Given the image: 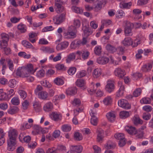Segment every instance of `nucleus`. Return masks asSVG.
<instances>
[{
    "mask_svg": "<svg viewBox=\"0 0 153 153\" xmlns=\"http://www.w3.org/2000/svg\"><path fill=\"white\" fill-rule=\"evenodd\" d=\"M73 104L74 105L78 106L81 104V101L79 99H75L73 101Z\"/></svg>",
    "mask_w": 153,
    "mask_h": 153,
    "instance_id": "338daca9",
    "label": "nucleus"
},
{
    "mask_svg": "<svg viewBox=\"0 0 153 153\" xmlns=\"http://www.w3.org/2000/svg\"><path fill=\"white\" fill-rule=\"evenodd\" d=\"M109 60V59L108 57L102 56L97 58V61L100 64L104 65L108 63Z\"/></svg>",
    "mask_w": 153,
    "mask_h": 153,
    "instance_id": "0eeeda50",
    "label": "nucleus"
},
{
    "mask_svg": "<svg viewBox=\"0 0 153 153\" xmlns=\"http://www.w3.org/2000/svg\"><path fill=\"white\" fill-rule=\"evenodd\" d=\"M85 81L82 79H79L77 80L76 82V85L79 87H84L85 85Z\"/></svg>",
    "mask_w": 153,
    "mask_h": 153,
    "instance_id": "f3484780",
    "label": "nucleus"
},
{
    "mask_svg": "<svg viewBox=\"0 0 153 153\" xmlns=\"http://www.w3.org/2000/svg\"><path fill=\"white\" fill-rule=\"evenodd\" d=\"M38 97L42 100H46L48 97V94L46 91H42L38 93Z\"/></svg>",
    "mask_w": 153,
    "mask_h": 153,
    "instance_id": "1a4fd4ad",
    "label": "nucleus"
},
{
    "mask_svg": "<svg viewBox=\"0 0 153 153\" xmlns=\"http://www.w3.org/2000/svg\"><path fill=\"white\" fill-rule=\"evenodd\" d=\"M16 82L15 80L12 79L10 80L9 82V86L11 88H13L15 86Z\"/></svg>",
    "mask_w": 153,
    "mask_h": 153,
    "instance_id": "e2e57ef3",
    "label": "nucleus"
},
{
    "mask_svg": "<svg viewBox=\"0 0 153 153\" xmlns=\"http://www.w3.org/2000/svg\"><path fill=\"white\" fill-rule=\"evenodd\" d=\"M7 62L9 69L11 71H13V69L14 67L13 61L10 59H8Z\"/></svg>",
    "mask_w": 153,
    "mask_h": 153,
    "instance_id": "13d9d810",
    "label": "nucleus"
},
{
    "mask_svg": "<svg viewBox=\"0 0 153 153\" xmlns=\"http://www.w3.org/2000/svg\"><path fill=\"white\" fill-rule=\"evenodd\" d=\"M42 50L44 52L48 53H52L54 51L53 48H50L49 47H43Z\"/></svg>",
    "mask_w": 153,
    "mask_h": 153,
    "instance_id": "c03bdc74",
    "label": "nucleus"
},
{
    "mask_svg": "<svg viewBox=\"0 0 153 153\" xmlns=\"http://www.w3.org/2000/svg\"><path fill=\"white\" fill-rule=\"evenodd\" d=\"M102 4L101 1H97V4L95 5L94 7V10L97 12L100 10L102 8Z\"/></svg>",
    "mask_w": 153,
    "mask_h": 153,
    "instance_id": "c85d7f7f",
    "label": "nucleus"
},
{
    "mask_svg": "<svg viewBox=\"0 0 153 153\" xmlns=\"http://www.w3.org/2000/svg\"><path fill=\"white\" fill-rule=\"evenodd\" d=\"M55 83L58 85H62L64 83L63 80L59 78H56L54 80Z\"/></svg>",
    "mask_w": 153,
    "mask_h": 153,
    "instance_id": "a18cd8bd",
    "label": "nucleus"
},
{
    "mask_svg": "<svg viewBox=\"0 0 153 153\" xmlns=\"http://www.w3.org/2000/svg\"><path fill=\"white\" fill-rule=\"evenodd\" d=\"M66 13H63L59 15L56 16L54 19L55 23L59 25L63 22L65 19Z\"/></svg>",
    "mask_w": 153,
    "mask_h": 153,
    "instance_id": "7ed1b4c3",
    "label": "nucleus"
},
{
    "mask_svg": "<svg viewBox=\"0 0 153 153\" xmlns=\"http://www.w3.org/2000/svg\"><path fill=\"white\" fill-rule=\"evenodd\" d=\"M151 117V115L148 112L144 113L143 115V118L146 120H149Z\"/></svg>",
    "mask_w": 153,
    "mask_h": 153,
    "instance_id": "0e129e2a",
    "label": "nucleus"
},
{
    "mask_svg": "<svg viewBox=\"0 0 153 153\" xmlns=\"http://www.w3.org/2000/svg\"><path fill=\"white\" fill-rule=\"evenodd\" d=\"M71 147L72 151H74L78 153L81 152L83 149V147L81 146H71Z\"/></svg>",
    "mask_w": 153,
    "mask_h": 153,
    "instance_id": "b1692460",
    "label": "nucleus"
},
{
    "mask_svg": "<svg viewBox=\"0 0 153 153\" xmlns=\"http://www.w3.org/2000/svg\"><path fill=\"white\" fill-rule=\"evenodd\" d=\"M36 33H30L29 34V40L32 43H34L36 42V40H31V38H33L36 36Z\"/></svg>",
    "mask_w": 153,
    "mask_h": 153,
    "instance_id": "de8ad7c7",
    "label": "nucleus"
},
{
    "mask_svg": "<svg viewBox=\"0 0 153 153\" xmlns=\"http://www.w3.org/2000/svg\"><path fill=\"white\" fill-rule=\"evenodd\" d=\"M19 111V108L17 106H13L11 107L8 110V113L13 114L17 113Z\"/></svg>",
    "mask_w": 153,
    "mask_h": 153,
    "instance_id": "5701e85b",
    "label": "nucleus"
},
{
    "mask_svg": "<svg viewBox=\"0 0 153 153\" xmlns=\"http://www.w3.org/2000/svg\"><path fill=\"white\" fill-rule=\"evenodd\" d=\"M16 144V141L9 140L7 142L8 150L11 151L14 150L15 149Z\"/></svg>",
    "mask_w": 153,
    "mask_h": 153,
    "instance_id": "9d476101",
    "label": "nucleus"
},
{
    "mask_svg": "<svg viewBox=\"0 0 153 153\" xmlns=\"http://www.w3.org/2000/svg\"><path fill=\"white\" fill-rule=\"evenodd\" d=\"M120 115L121 118H125L129 116V113L127 111H123L120 112Z\"/></svg>",
    "mask_w": 153,
    "mask_h": 153,
    "instance_id": "f704fd0d",
    "label": "nucleus"
},
{
    "mask_svg": "<svg viewBox=\"0 0 153 153\" xmlns=\"http://www.w3.org/2000/svg\"><path fill=\"white\" fill-rule=\"evenodd\" d=\"M106 48L108 52L111 53H114L116 51V48L110 44H108L106 46Z\"/></svg>",
    "mask_w": 153,
    "mask_h": 153,
    "instance_id": "2f4dec72",
    "label": "nucleus"
},
{
    "mask_svg": "<svg viewBox=\"0 0 153 153\" xmlns=\"http://www.w3.org/2000/svg\"><path fill=\"white\" fill-rule=\"evenodd\" d=\"M76 33L68 31L65 33V36L66 38L68 39H74L76 37Z\"/></svg>",
    "mask_w": 153,
    "mask_h": 153,
    "instance_id": "dca6fc26",
    "label": "nucleus"
},
{
    "mask_svg": "<svg viewBox=\"0 0 153 153\" xmlns=\"http://www.w3.org/2000/svg\"><path fill=\"white\" fill-rule=\"evenodd\" d=\"M93 148L94 150V153H100L101 149L96 145L93 146Z\"/></svg>",
    "mask_w": 153,
    "mask_h": 153,
    "instance_id": "69168bd1",
    "label": "nucleus"
},
{
    "mask_svg": "<svg viewBox=\"0 0 153 153\" xmlns=\"http://www.w3.org/2000/svg\"><path fill=\"white\" fill-rule=\"evenodd\" d=\"M17 28L22 33H24L26 31V27L24 25L19 24Z\"/></svg>",
    "mask_w": 153,
    "mask_h": 153,
    "instance_id": "58836bf2",
    "label": "nucleus"
},
{
    "mask_svg": "<svg viewBox=\"0 0 153 153\" xmlns=\"http://www.w3.org/2000/svg\"><path fill=\"white\" fill-rule=\"evenodd\" d=\"M116 145L113 143L112 144H108L106 143L105 145V147L106 149H111L114 148L116 147Z\"/></svg>",
    "mask_w": 153,
    "mask_h": 153,
    "instance_id": "680f3d73",
    "label": "nucleus"
},
{
    "mask_svg": "<svg viewBox=\"0 0 153 153\" xmlns=\"http://www.w3.org/2000/svg\"><path fill=\"white\" fill-rule=\"evenodd\" d=\"M74 138L76 140L79 141L82 139V137L80 133L76 132L74 134Z\"/></svg>",
    "mask_w": 153,
    "mask_h": 153,
    "instance_id": "4c0bfd02",
    "label": "nucleus"
},
{
    "mask_svg": "<svg viewBox=\"0 0 153 153\" xmlns=\"http://www.w3.org/2000/svg\"><path fill=\"white\" fill-rule=\"evenodd\" d=\"M76 70V68L75 67H70L68 71V73L70 75L74 74Z\"/></svg>",
    "mask_w": 153,
    "mask_h": 153,
    "instance_id": "79ce46f5",
    "label": "nucleus"
},
{
    "mask_svg": "<svg viewBox=\"0 0 153 153\" xmlns=\"http://www.w3.org/2000/svg\"><path fill=\"white\" fill-rule=\"evenodd\" d=\"M57 5L55 6L56 8V10L57 13H62L65 10L64 7L62 5V4H57Z\"/></svg>",
    "mask_w": 153,
    "mask_h": 153,
    "instance_id": "473e14b6",
    "label": "nucleus"
},
{
    "mask_svg": "<svg viewBox=\"0 0 153 153\" xmlns=\"http://www.w3.org/2000/svg\"><path fill=\"white\" fill-rule=\"evenodd\" d=\"M81 40L78 39L75 40L73 41L71 44V49H75L79 47L81 45Z\"/></svg>",
    "mask_w": 153,
    "mask_h": 153,
    "instance_id": "9b49d317",
    "label": "nucleus"
},
{
    "mask_svg": "<svg viewBox=\"0 0 153 153\" xmlns=\"http://www.w3.org/2000/svg\"><path fill=\"white\" fill-rule=\"evenodd\" d=\"M45 74V71L43 69H42L39 71L37 73V76L39 77L43 76Z\"/></svg>",
    "mask_w": 153,
    "mask_h": 153,
    "instance_id": "bf43d9fd",
    "label": "nucleus"
},
{
    "mask_svg": "<svg viewBox=\"0 0 153 153\" xmlns=\"http://www.w3.org/2000/svg\"><path fill=\"white\" fill-rule=\"evenodd\" d=\"M151 101L149 98L144 97L140 100V102L142 103L149 104L150 103Z\"/></svg>",
    "mask_w": 153,
    "mask_h": 153,
    "instance_id": "4d7b16f0",
    "label": "nucleus"
},
{
    "mask_svg": "<svg viewBox=\"0 0 153 153\" xmlns=\"http://www.w3.org/2000/svg\"><path fill=\"white\" fill-rule=\"evenodd\" d=\"M21 97L24 100L27 97V94L26 92L22 90H19L18 92Z\"/></svg>",
    "mask_w": 153,
    "mask_h": 153,
    "instance_id": "3c124183",
    "label": "nucleus"
},
{
    "mask_svg": "<svg viewBox=\"0 0 153 153\" xmlns=\"http://www.w3.org/2000/svg\"><path fill=\"white\" fill-rule=\"evenodd\" d=\"M51 115H52L54 121H58L61 119L62 115L56 112H53L52 113Z\"/></svg>",
    "mask_w": 153,
    "mask_h": 153,
    "instance_id": "aec40b11",
    "label": "nucleus"
},
{
    "mask_svg": "<svg viewBox=\"0 0 153 153\" xmlns=\"http://www.w3.org/2000/svg\"><path fill=\"white\" fill-rule=\"evenodd\" d=\"M142 92V90L140 88H138L135 89L133 93V95L135 97L140 96Z\"/></svg>",
    "mask_w": 153,
    "mask_h": 153,
    "instance_id": "ea45409f",
    "label": "nucleus"
},
{
    "mask_svg": "<svg viewBox=\"0 0 153 153\" xmlns=\"http://www.w3.org/2000/svg\"><path fill=\"white\" fill-rule=\"evenodd\" d=\"M131 38L130 37H127L122 41V44L125 46H128L131 45L132 41Z\"/></svg>",
    "mask_w": 153,
    "mask_h": 153,
    "instance_id": "4be33fe9",
    "label": "nucleus"
},
{
    "mask_svg": "<svg viewBox=\"0 0 153 153\" xmlns=\"http://www.w3.org/2000/svg\"><path fill=\"white\" fill-rule=\"evenodd\" d=\"M126 130L129 134H131L134 135L137 132V131L135 128L132 126L128 127L126 128Z\"/></svg>",
    "mask_w": 153,
    "mask_h": 153,
    "instance_id": "412c9836",
    "label": "nucleus"
},
{
    "mask_svg": "<svg viewBox=\"0 0 153 153\" xmlns=\"http://www.w3.org/2000/svg\"><path fill=\"white\" fill-rule=\"evenodd\" d=\"M115 75L119 78L123 77L126 74L125 71L119 68L116 69L114 71Z\"/></svg>",
    "mask_w": 153,
    "mask_h": 153,
    "instance_id": "423d86ee",
    "label": "nucleus"
},
{
    "mask_svg": "<svg viewBox=\"0 0 153 153\" xmlns=\"http://www.w3.org/2000/svg\"><path fill=\"white\" fill-rule=\"evenodd\" d=\"M152 68V65L150 63H148L143 65L142 68L141 69L143 72H148L151 70Z\"/></svg>",
    "mask_w": 153,
    "mask_h": 153,
    "instance_id": "2eb2a0df",
    "label": "nucleus"
},
{
    "mask_svg": "<svg viewBox=\"0 0 153 153\" xmlns=\"http://www.w3.org/2000/svg\"><path fill=\"white\" fill-rule=\"evenodd\" d=\"M102 71L101 69L97 68L94 69L93 72V76L94 78H97L101 74Z\"/></svg>",
    "mask_w": 153,
    "mask_h": 153,
    "instance_id": "a211bd4d",
    "label": "nucleus"
},
{
    "mask_svg": "<svg viewBox=\"0 0 153 153\" xmlns=\"http://www.w3.org/2000/svg\"><path fill=\"white\" fill-rule=\"evenodd\" d=\"M114 137L116 139L119 140L124 139L125 137L123 133H119L116 134L114 135Z\"/></svg>",
    "mask_w": 153,
    "mask_h": 153,
    "instance_id": "5fc2aeb1",
    "label": "nucleus"
},
{
    "mask_svg": "<svg viewBox=\"0 0 153 153\" xmlns=\"http://www.w3.org/2000/svg\"><path fill=\"white\" fill-rule=\"evenodd\" d=\"M53 108V105L52 103L49 102L46 103L43 107L44 110L46 111H49L52 110Z\"/></svg>",
    "mask_w": 153,
    "mask_h": 153,
    "instance_id": "ddd939ff",
    "label": "nucleus"
},
{
    "mask_svg": "<svg viewBox=\"0 0 153 153\" xmlns=\"http://www.w3.org/2000/svg\"><path fill=\"white\" fill-rule=\"evenodd\" d=\"M71 8L72 10L76 13H81L82 12V9H81L79 7L76 6H72Z\"/></svg>",
    "mask_w": 153,
    "mask_h": 153,
    "instance_id": "864d4df0",
    "label": "nucleus"
},
{
    "mask_svg": "<svg viewBox=\"0 0 153 153\" xmlns=\"http://www.w3.org/2000/svg\"><path fill=\"white\" fill-rule=\"evenodd\" d=\"M124 89L125 88L124 86L122 85H120L118 91L116 93V97H119L122 96L123 95Z\"/></svg>",
    "mask_w": 153,
    "mask_h": 153,
    "instance_id": "6ab92c4d",
    "label": "nucleus"
},
{
    "mask_svg": "<svg viewBox=\"0 0 153 153\" xmlns=\"http://www.w3.org/2000/svg\"><path fill=\"white\" fill-rule=\"evenodd\" d=\"M118 105L126 109H129L131 108V105L129 103L127 100L122 99L120 100L118 102Z\"/></svg>",
    "mask_w": 153,
    "mask_h": 153,
    "instance_id": "f03ea898",
    "label": "nucleus"
},
{
    "mask_svg": "<svg viewBox=\"0 0 153 153\" xmlns=\"http://www.w3.org/2000/svg\"><path fill=\"white\" fill-rule=\"evenodd\" d=\"M22 44L24 46L27 48H31L33 50H35V48L29 42L26 40H23L22 42Z\"/></svg>",
    "mask_w": 153,
    "mask_h": 153,
    "instance_id": "cd10ccee",
    "label": "nucleus"
},
{
    "mask_svg": "<svg viewBox=\"0 0 153 153\" xmlns=\"http://www.w3.org/2000/svg\"><path fill=\"white\" fill-rule=\"evenodd\" d=\"M25 68H27L28 71L30 74H33L36 71V70H33V66L31 64H29L27 65V67Z\"/></svg>",
    "mask_w": 153,
    "mask_h": 153,
    "instance_id": "a19ab883",
    "label": "nucleus"
},
{
    "mask_svg": "<svg viewBox=\"0 0 153 153\" xmlns=\"http://www.w3.org/2000/svg\"><path fill=\"white\" fill-rule=\"evenodd\" d=\"M104 103L106 105L110 104L112 102V99L110 96H108L103 100Z\"/></svg>",
    "mask_w": 153,
    "mask_h": 153,
    "instance_id": "c9c22d12",
    "label": "nucleus"
},
{
    "mask_svg": "<svg viewBox=\"0 0 153 153\" xmlns=\"http://www.w3.org/2000/svg\"><path fill=\"white\" fill-rule=\"evenodd\" d=\"M8 41V40L2 39L1 41V43L0 44L1 48H3L4 47H6L7 45V42Z\"/></svg>",
    "mask_w": 153,
    "mask_h": 153,
    "instance_id": "6e6d98bb",
    "label": "nucleus"
},
{
    "mask_svg": "<svg viewBox=\"0 0 153 153\" xmlns=\"http://www.w3.org/2000/svg\"><path fill=\"white\" fill-rule=\"evenodd\" d=\"M76 54L75 53H70L67 56L66 61L67 63H69L71 61L75 59Z\"/></svg>",
    "mask_w": 153,
    "mask_h": 153,
    "instance_id": "393cba45",
    "label": "nucleus"
},
{
    "mask_svg": "<svg viewBox=\"0 0 153 153\" xmlns=\"http://www.w3.org/2000/svg\"><path fill=\"white\" fill-rule=\"evenodd\" d=\"M80 22L79 19L74 20V25L75 27L79 28L80 26Z\"/></svg>",
    "mask_w": 153,
    "mask_h": 153,
    "instance_id": "052dcab7",
    "label": "nucleus"
},
{
    "mask_svg": "<svg viewBox=\"0 0 153 153\" xmlns=\"http://www.w3.org/2000/svg\"><path fill=\"white\" fill-rule=\"evenodd\" d=\"M69 45L68 42L65 41L59 44L56 47V49L58 51L62 50L67 47Z\"/></svg>",
    "mask_w": 153,
    "mask_h": 153,
    "instance_id": "6e6552de",
    "label": "nucleus"
},
{
    "mask_svg": "<svg viewBox=\"0 0 153 153\" xmlns=\"http://www.w3.org/2000/svg\"><path fill=\"white\" fill-rule=\"evenodd\" d=\"M133 121L134 124L135 125L142 124L143 123L142 121L137 116H135L133 117Z\"/></svg>",
    "mask_w": 153,
    "mask_h": 153,
    "instance_id": "c756f323",
    "label": "nucleus"
},
{
    "mask_svg": "<svg viewBox=\"0 0 153 153\" xmlns=\"http://www.w3.org/2000/svg\"><path fill=\"white\" fill-rule=\"evenodd\" d=\"M114 85L113 82L111 81H108L105 86V89L106 92L111 93L114 91Z\"/></svg>",
    "mask_w": 153,
    "mask_h": 153,
    "instance_id": "39448f33",
    "label": "nucleus"
},
{
    "mask_svg": "<svg viewBox=\"0 0 153 153\" xmlns=\"http://www.w3.org/2000/svg\"><path fill=\"white\" fill-rule=\"evenodd\" d=\"M106 116L110 121L112 122L115 120V116L113 113L110 112L107 114Z\"/></svg>",
    "mask_w": 153,
    "mask_h": 153,
    "instance_id": "7c9ffc66",
    "label": "nucleus"
},
{
    "mask_svg": "<svg viewBox=\"0 0 153 153\" xmlns=\"http://www.w3.org/2000/svg\"><path fill=\"white\" fill-rule=\"evenodd\" d=\"M134 27L133 23L127 21L126 23L125 26L124 31L126 36H131L133 35L132 29Z\"/></svg>",
    "mask_w": 153,
    "mask_h": 153,
    "instance_id": "f257e3e1",
    "label": "nucleus"
},
{
    "mask_svg": "<svg viewBox=\"0 0 153 153\" xmlns=\"http://www.w3.org/2000/svg\"><path fill=\"white\" fill-rule=\"evenodd\" d=\"M62 131L65 132H68L71 130V128L70 126L66 124L63 125L62 127Z\"/></svg>",
    "mask_w": 153,
    "mask_h": 153,
    "instance_id": "49530a36",
    "label": "nucleus"
},
{
    "mask_svg": "<svg viewBox=\"0 0 153 153\" xmlns=\"http://www.w3.org/2000/svg\"><path fill=\"white\" fill-rule=\"evenodd\" d=\"M22 73L23 77H28L29 76L30 73L28 71L26 68L22 67Z\"/></svg>",
    "mask_w": 153,
    "mask_h": 153,
    "instance_id": "e433bc0d",
    "label": "nucleus"
},
{
    "mask_svg": "<svg viewBox=\"0 0 153 153\" xmlns=\"http://www.w3.org/2000/svg\"><path fill=\"white\" fill-rule=\"evenodd\" d=\"M77 92V89L75 87H72L68 88L66 90L67 95H75Z\"/></svg>",
    "mask_w": 153,
    "mask_h": 153,
    "instance_id": "4468645a",
    "label": "nucleus"
},
{
    "mask_svg": "<svg viewBox=\"0 0 153 153\" xmlns=\"http://www.w3.org/2000/svg\"><path fill=\"white\" fill-rule=\"evenodd\" d=\"M29 102L27 100H25L22 103V108L24 110H27L29 106Z\"/></svg>",
    "mask_w": 153,
    "mask_h": 153,
    "instance_id": "37998d69",
    "label": "nucleus"
},
{
    "mask_svg": "<svg viewBox=\"0 0 153 153\" xmlns=\"http://www.w3.org/2000/svg\"><path fill=\"white\" fill-rule=\"evenodd\" d=\"M85 35L87 37L92 33V32L91 28H89L88 26L85 25L83 26L82 28Z\"/></svg>",
    "mask_w": 153,
    "mask_h": 153,
    "instance_id": "f8f14e48",
    "label": "nucleus"
},
{
    "mask_svg": "<svg viewBox=\"0 0 153 153\" xmlns=\"http://www.w3.org/2000/svg\"><path fill=\"white\" fill-rule=\"evenodd\" d=\"M97 140L99 142H100L102 140L103 138V134L104 133V131L101 129H99L97 131Z\"/></svg>",
    "mask_w": 153,
    "mask_h": 153,
    "instance_id": "bb28decb",
    "label": "nucleus"
},
{
    "mask_svg": "<svg viewBox=\"0 0 153 153\" xmlns=\"http://www.w3.org/2000/svg\"><path fill=\"white\" fill-rule=\"evenodd\" d=\"M12 103L15 105H17L19 104V100L17 97H14L11 100Z\"/></svg>",
    "mask_w": 153,
    "mask_h": 153,
    "instance_id": "09e8293b",
    "label": "nucleus"
},
{
    "mask_svg": "<svg viewBox=\"0 0 153 153\" xmlns=\"http://www.w3.org/2000/svg\"><path fill=\"white\" fill-rule=\"evenodd\" d=\"M89 54V52L88 51H82L81 56L82 58L84 59H87Z\"/></svg>",
    "mask_w": 153,
    "mask_h": 153,
    "instance_id": "603ef678",
    "label": "nucleus"
},
{
    "mask_svg": "<svg viewBox=\"0 0 153 153\" xmlns=\"http://www.w3.org/2000/svg\"><path fill=\"white\" fill-rule=\"evenodd\" d=\"M34 110L36 112H39L41 110V105L39 102H35L33 104Z\"/></svg>",
    "mask_w": 153,
    "mask_h": 153,
    "instance_id": "a878e982",
    "label": "nucleus"
},
{
    "mask_svg": "<svg viewBox=\"0 0 153 153\" xmlns=\"http://www.w3.org/2000/svg\"><path fill=\"white\" fill-rule=\"evenodd\" d=\"M3 48L4 49V53L6 55H8L11 53V50L10 48L4 47Z\"/></svg>",
    "mask_w": 153,
    "mask_h": 153,
    "instance_id": "774afa93",
    "label": "nucleus"
},
{
    "mask_svg": "<svg viewBox=\"0 0 153 153\" xmlns=\"http://www.w3.org/2000/svg\"><path fill=\"white\" fill-rule=\"evenodd\" d=\"M94 52L95 54L98 56L100 55L102 52V48L100 46H96L94 50Z\"/></svg>",
    "mask_w": 153,
    "mask_h": 153,
    "instance_id": "72a5a7b5",
    "label": "nucleus"
},
{
    "mask_svg": "<svg viewBox=\"0 0 153 153\" xmlns=\"http://www.w3.org/2000/svg\"><path fill=\"white\" fill-rule=\"evenodd\" d=\"M18 134V132L15 129L10 130L8 131L9 140L16 141Z\"/></svg>",
    "mask_w": 153,
    "mask_h": 153,
    "instance_id": "20e7f679",
    "label": "nucleus"
},
{
    "mask_svg": "<svg viewBox=\"0 0 153 153\" xmlns=\"http://www.w3.org/2000/svg\"><path fill=\"white\" fill-rule=\"evenodd\" d=\"M92 117L91 120V124L94 126H96L97 123V118L94 117V114L92 115Z\"/></svg>",
    "mask_w": 153,
    "mask_h": 153,
    "instance_id": "8fccbe9b",
    "label": "nucleus"
}]
</instances>
